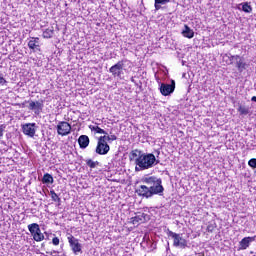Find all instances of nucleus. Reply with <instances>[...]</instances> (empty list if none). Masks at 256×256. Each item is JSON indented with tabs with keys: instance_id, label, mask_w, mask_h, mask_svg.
<instances>
[{
	"instance_id": "f257e3e1",
	"label": "nucleus",
	"mask_w": 256,
	"mask_h": 256,
	"mask_svg": "<svg viewBox=\"0 0 256 256\" xmlns=\"http://www.w3.org/2000/svg\"><path fill=\"white\" fill-rule=\"evenodd\" d=\"M141 182L144 184L140 185L136 189V193L139 195V197H145L146 199H149L153 197V195H161V193L165 191L161 178H157L155 176L144 177L142 178Z\"/></svg>"
},
{
	"instance_id": "f03ea898",
	"label": "nucleus",
	"mask_w": 256,
	"mask_h": 256,
	"mask_svg": "<svg viewBox=\"0 0 256 256\" xmlns=\"http://www.w3.org/2000/svg\"><path fill=\"white\" fill-rule=\"evenodd\" d=\"M130 161H134L135 171H145L159 165V160L152 153H143L139 150H133L130 153Z\"/></svg>"
},
{
	"instance_id": "7ed1b4c3",
	"label": "nucleus",
	"mask_w": 256,
	"mask_h": 256,
	"mask_svg": "<svg viewBox=\"0 0 256 256\" xmlns=\"http://www.w3.org/2000/svg\"><path fill=\"white\" fill-rule=\"evenodd\" d=\"M223 59H228L229 63L228 65H233V62L235 61V65L239 73H243L245 69H247V62L243 59V57L239 55H227L225 54L223 56Z\"/></svg>"
},
{
	"instance_id": "20e7f679",
	"label": "nucleus",
	"mask_w": 256,
	"mask_h": 256,
	"mask_svg": "<svg viewBox=\"0 0 256 256\" xmlns=\"http://www.w3.org/2000/svg\"><path fill=\"white\" fill-rule=\"evenodd\" d=\"M166 235L173 239V247H179L180 249H187V240L183 238V234H177L171 230L166 231Z\"/></svg>"
},
{
	"instance_id": "39448f33",
	"label": "nucleus",
	"mask_w": 256,
	"mask_h": 256,
	"mask_svg": "<svg viewBox=\"0 0 256 256\" xmlns=\"http://www.w3.org/2000/svg\"><path fill=\"white\" fill-rule=\"evenodd\" d=\"M28 230L31 233L34 241H37V243H39L45 239V235H43L41 233V228L39 227V224H37V223L29 224Z\"/></svg>"
},
{
	"instance_id": "423d86ee",
	"label": "nucleus",
	"mask_w": 256,
	"mask_h": 256,
	"mask_svg": "<svg viewBox=\"0 0 256 256\" xmlns=\"http://www.w3.org/2000/svg\"><path fill=\"white\" fill-rule=\"evenodd\" d=\"M111 151V147L107 144L105 138L99 137L95 152L98 155H107Z\"/></svg>"
},
{
	"instance_id": "0eeeda50",
	"label": "nucleus",
	"mask_w": 256,
	"mask_h": 256,
	"mask_svg": "<svg viewBox=\"0 0 256 256\" xmlns=\"http://www.w3.org/2000/svg\"><path fill=\"white\" fill-rule=\"evenodd\" d=\"M68 243L74 253V255H79V253H83V246L79 243V239L74 236L68 237Z\"/></svg>"
},
{
	"instance_id": "6e6552de",
	"label": "nucleus",
	"mask_w": 256,
	"mask_h": 256,
	"mask_svg": "<svg viewBox=\"0 0 256 256\" xmlns=\"http://www.w3.org/2000/svg\"><path fill=\"white\" fill-rule=\"evenodd\" d=\"M123 67H125V61L120 60L109 69V73H111L113 77H121V75H123Z\"/></svg>"
},
{
	"instance_id": "1a4fd4ad",
	"label": "nucleus",
	"mask_w": 256,
	"mask_h": 256,
	"mask_svg": "<svg viewBox=\"0 0 256 256\" xmlns=\"http://www.w3.org/2000/svg\"><path fill=\"white\" fill-rule=\"evenodd\" d=\"M57 133L62 137H65L71 133V124L65 121H60L57 125Z\"/></svg>"
},
{
	"instance_id": "9d476101",
	"label": "nucleus",
	"mask_w": 256,
	"mask_h": 256,
	"mask_svg": "<svg viewBox=\"0 0 256 256\" xmlns=\"http://www.w3.org/2000/svg\"><path fill=\"white\" fill-rule=\"evenodd\" d=\"M22 132L27 137H35V133H37V124L36 123H26L22 125Z\"/></svg>"
},
{
	"instance_id": "9b49d317",
	"label": "nucleus",
	"mask_w": 256,
	"mask_h": 256,
	"mask_svg": "<svg viewBox=\"0 0 256 256\" xmlns=\"http://www.w3.org/2000/svg\"><path fill=\"white\" fill-rule=\"evenodd\" d=\"M159 89L161 95H163L164 97H167V95H171V93L175 91V80H172L171 84L161 83Z\"/></svg>"
},
{
	"instance_id": "f8f14e48",
	"label": "nucleus",
	"mask_w": 256,
	"mask_h": 256,
	"mask_svg": "<svg viewBox=\"0 0 256 256\" xmlns=\"http://www.w3.org/2000/svg\"><path fill=\"white\" fill-rule=\"evenodd\" d=\"M255 241V237H244L239 242V248L238 251H245V249H248L249 245Z\"/></svg>"
},
{
	"instance_id": "ddd939ff",
	"label": "nucleus",
	"mask_w": 256,
	"mask_h": 256,
	"mask_svg": "<svg viewBox=\"0 0 256 256\" xmlns=\"http://www.w3.org/2000/svg\"><path fill=\"white\" fill-rule=\"evenodd\" d=\"M28 109H30V111H35L36 115H39V113H41V110L43 109V103L39 101H30Z\"/></svg>"
},
{
	"instance_id": "4468645a",
	"label": "nucleus",
	"mask_w": 256,
	"mask_h": 256,
	"mask_svg": "<svg viewBox=\"0 0 256 256\" xmlns=\"http://www.w3.org/2000/svg\"><path fill=\"white\" fill-rule=\"evenodd\" d=\"M28 47L32 51H40V49H39V37H32L28 42Z\"/></svg>"
},
{
	"instance_id": "2eb2a0df",
	"label": "nucleus",
	"mask_w": 256,
	"mask_h": 256,
	"mask_svg": "<svg viewBox=\"0 0 256 256\" xmlns=\"http://www.w3.org/2000/svg\"><path fill=\"white\" fill-rule=\"evenodd\" d=\"M78 144L80 145V149H87L89 147V136L81 135L78 138Z\"/></svg>"
},
{
	"instance_id": "dca6fc26",
	"label": "nucleus",
	"mask_w": 256,
	"mask_h": 256,
	"mask_svg": "<svg viewBox=\"0 0 256 256\" xmlns=\"http://www.w3.org/2000/svg\"><path fill=\"white\" fill-rule=\"evenodd\" d=\"M182 35L187 39H193V37H195V32L193 31V29H190L189 26L184 25V30L182 31Z\"/></svg>"
},
{
	"instance_id": "f3484780",
	"label": "nucleus",
	"mask_w": 256,
	"mask_h": 256,
	"mask_svg": "<svg viewBox=\"0 0 256 256\" xmlns=\"http://www.w3.org/2000/svg\"><path fill=\"white\" fill-rule=\"evenodd\" d=\"M145 217H147L145 213L136 215L135 217L132 218L133 225H137V223H143V221H145Z\"/></svg>"
},
{
	"instance_id": "a211bd4d",
	"label": "nucleus",
	"mask_w": 256,
	"mask_h": 256,
	"mask_svg": "<svg viewBox=\"0 0 256 256\" xmlns=\"http://www.w3.org/2000/svg\"><path fill=\"white\" fill-rule=\"evenodd\" d=\"M237 111L240 115H249L250 113L249 107L245 105H239Z\"/></svg>"
},
{
	"instance_id": "6ab92c4d",
	"label": "nucleus",
	"mask_w": 256,
	"mask_h": 256,
	"mask_svg": "<svg viewBox=\"0 0 256 256\" xmlns=\"http://www.w3.org/2000/svg\"><path fill=\"white\" fill-rule=\"evenodd\" d=\"M171 0H155L154 7L156 11H159L161 9L162 5H167Z\"/></svg>"
},
{
	"instance_id": "aec40b11",
	"label": "nucleus",
	"mask_w": 256,
	"mask_h": 256,
	"mask_svg": "<svg viewBox=\"0 0 256 256\" xmlns=\"http://www.w3.org/2000/svg\"><path fill=\"white\" fill-rule=\"evenodd\" d=\"M55 33V30L53 28H48L43 32V38L44 39H51Z\"/></svg>"
},
{
	"instance_id": "412c9836",
	"label": "nucleus",
	"mask_w": 256,
	"mask_h": 256,
	"mask_svg": "<svg viewBox=\"0 0 256 256\" xmlns=\"http://www.w3.org/2000/svg\"><path fill=\"white\" fill-rule=\"evenodd\" d=\"M53 176L49 173L44 174L43 178H42V183H46V184H53Z\"/></svg>"
},
{
	"instance_id": "4be33fe9",
	"label": "nucleus",
	"mask_w": 256,
	"mask_h": 256,
	"mask_svg": "<svg viewBox=\"0 0 256 256\" xmlns=\"http://www.w3.org/2000/svg\"><path fill=\"white\" fill-rule=\"evenodd\" d=\"M91 131H95V133H99L100 135H109L107 131L103 130L99 126H90Z\"/></svg>"
},
{
	"instance_id": "5701e85b",
	"label": "nucleus",
	"mask_w": 256,
	"mask_h": 256,
	"mask_svg": "<svg viewBox=\"0 0 256 256\" xmlns=\"http://www.w3.org/2000/svg\"><path fill=\"white\" fill-rule=\"evenodd\" d=\"M240 6H242V11H244V13H251V11H253V7L247 2L241 3Z\"/></svg>"
},
{
	"instance_id": "b1692460",
	"label": "nucleus",
	"mask_w": 256,
	"mask_h": 256,
	"mask_svg": "<svg viewBox=\"0 0 256 256\" xmlns=\"http://www.w3.org/2000/svg\"><path fill=\"white\" fill-rule=\"evenodd\" d=\"M50 195H51L52 201H55V203H61V198L59 197V195H57V193H55L54 190L50 191Z\"/></svg>"
},
{
	"instance_id": "393cba45",
	"label": "nucleus",
	"mask_w": 256,
	"mask_h": 256,
	"mask_svg": "<svg viewBox=\"0 0 256 256\" xmlns=\"http://www.w3.org/2000/svg\"><path fill=\"white\" fill-rule=\"evenodd\" d=\"M86 165L88 167H90V169H95V167H97V165H99V162L88 159V160H86Z\"/></svg>"
},
{
	"instance_id": "a878e982",
	"label": "nucleus",
	"mask_w": 256,
	"mask_h": 256,
	"mask_svg": "<svg viewBox=\"0 0 256 256\" xmlns=\"http://www.w3.org/2000/svg\"><path fill=\"white\" fill-rule=\"evenodd\" d=\"M104 140H106V143L107 141H117V136L115 135H108V134H104L103 136H101Z\"/></svg>"
},
{
	"instance_id": "bb28decb",
	"label": "nucleus",
	"mask_w": 256,
	"mask_h": 256,
	"mask_svg": "<svg viewBox=\"0 0 256 256\" xmlns=\"http://www.w3.org/2000/svg\"><path fill=\"white\" fill-rule=\"evenodd\" d=\"M7 80L5 79V77H3V74H0V87H5L7 86Z\"/></svg>"
},
{
	"instance_id": "cd10ccee",
	"label": "nucleus",
	"mask_w": 256,
	"mask_h": 256,
	"mask_svg": "<svg viewBox=\"0 0 256 256\" xmlns=\"http://www.w3.org/2000/svg\"><path fill=\"white\" fill-rule=\"evenodd\" d=\"M249 167H252V169H256V158H252L248 161Z\"/></svg>"
},
{
	"instance_id": "c85d7f7f",
	"label": "nucleus",
	"mask_w": 256,
	"mask_h": 256,
	"mask_svg": "<svg viewBox=\"0 0 256 256\" xmlns=\"http://www.w3.org/2000/svg\"><path fill=\"white\" fill-rule=\"evenodd\" d=\"M52 243H53V245H55V246L59 245V238H58V237H54V238L52 239Z\"/></svg>"
},
{
	"instance_id": "c756f323",
	"label": "nucleus",
	"mask_w": 256,
	"mask_h": 256,
	"mask_svg": "<svg viewBox=\"0 0 256 256\" xmlns=\"http://www.w3.org/2000/svg\"><path fill=\"white\" fill-rule=\"evenodd\" d=\"M0 137H3V126H0Z\"/></svg>"
},
{
	"instance_id": "7c9ffc66",
	"label": "nucleus",
	"mask_w": 256,
	"mask_h": 256,
	"mask_svg": "<svg viewBox=\"0 0 256 256\" xmlns=\"http://www.w3.org/2000/svg\"><path fill=\"white\" fill-rule=\"evenodd\" d=\"M251 101H254V103H256V96H253V97L251 98Z\"/></svg>"
},
{
	"instance_id": "2f4dec72",
	"label": "nucleus",
	"mask_w": 256,
	"mask_h": 256,
	"mask_svg": "<svg viewBox=\"0 0 256 256\" xmlns=\"http://www.w3.org/2000/svg\"><path fill=\"white\" fill-rule=\"evenodd\" d=\"M53 253H59V252L53 250L52 252H50V255H53Z\"/></svg>"
},
{
	"instance_id": "473e14b6",
	"label": "nucleus",
	"mask_w": 256,
	"mask_h": 256,
	"mask_svg": "<svg viewBox=\"0 0 256 256\" xmlns=\"http://www.w3.org/2000/svg\"><path fill=\"white\" fill-rule=\"evenodd\" d=\"M131 81H132V83H135V78L132 77V78H131Z\"/></svg>"
},
{
	"instance_id": "72a5a7b5",
	"label": "nucleus",
	"mask_w": 256,
	"mask_h": 256,
	"mask_svg": "<svg viewBox=\"0 0 256 256\" xmlns=\"http://www.w3.org/2000/svg\"><path fill=\"white\" fill-rule=\"evenodd\" d=\"M208 231H211V226H208Z\"/></svg>"
},
{
	"instance_id": "f704fd0d",
	"label": "nucleus",
	"mask_w": 256,
	"mask_h": 256,
	"mask_svg": "<svg viewBox=\"0 0 256 256\" xmlns=\"http://www.w3.org/2000/svg\"><path fill=\"white\" fill-rule=\"evenodd\" d=\"M208 231H211V226H208Z\"/></svg>"
}]
</instances>
